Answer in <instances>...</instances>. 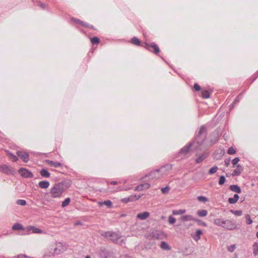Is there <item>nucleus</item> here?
<instances>
[{
  "instance_id": "nucleus-20",
  "label": "nucleus",
  "mask_w": 258,
  "mask_h": 258,
  "mask_svg": "<svg viewBox=\"0 0 258 258\" xmlns=\"http://www.w3.org/2000/svg\"><path fill=\"white\" fill-rule=\"evenodd\" d=\"M160 247L163 250H170L171 249V247L164 241L161 242Z\"/></svg>"
},
{
  "instance_id": "nucleus-59",
  "label": "nucleus",
  "mask_w": 258,
  "mask_h": 258,
  "mask_svg": "<svg viewBox=\"0 0 258 258\" xmlns=\"http://www.w3.org/2000/svg\"><path fill=\"white\" fill-rule=\"evenodd\" d=\"M236 104H234V102H233V103L231 104V105L230 106V109H232L234 106L236 105Z\"/></svg>"
},
{
  "instance_id": "nucleus-31",
  "label": "nucleus",
  "mask_w": 258,
  "mask_h": 258,
  "mask_svg": "<svg viewBox=\"0 0 258 258\" xmlns=\"http://www.w3.org/2000/svg\"><path fill=\"white\" fill-rule=\"evenodd\" d=\"M202 97L203 98L207 99L210 97V93L207 90H203L202 91Z\"/></svg>"
},
{
  "instance_id": "nucleus-39",
  "label": "nucleus",
  "mask_w": 258,
  "mask_h": 258,
  "mask_svg": "<svg viewBox=\"0 0 258 258\" xmlns=\"http://www.w3.org/2000/svg\"><path fill=\"white\" fill-rule=\"evenodd\" d=\"M230 212L237 216H240L242 214V212L241 210H231Z\"/></svg>"
},
{
  "instance_id": "nucleus-30",
  "label": "nucleus",
  "mask_w": 258,
  "mask_h": 258,
  "mask_svg": "<svg viewBox=\"0 0 258 258\" xmlns=\"http://www.w3.org/2000/svg\"><path fill=\"white\" fill-rule=\"evenodd\" d=\"M197 214L199 217H204L207 215L208 211L206 210H200L198 211Z\"/></svg>"
},
{
  "instance_id": "nucleus-33",
  "label": "nucleus",
  "mask_w": 258,
  "mask_h": 258,
  "mask_svg": "<svg viewBox=\"0 0 258 258\" xmlns=\"http://www.w3.org/2000/svg\"><path fill=\"white\" fill-rule=\"evenodd\" d=\"M185 212V210L180 209L172 211V214L174 215H181Z\"/></svg>"
},
{
  "instance_id": "nucleus-28",
  "label": "nucleus",
  "mask_w": 258,
  "mask_h": 258,
  "mask_svg": "<svg viewBox=\"0 0 258 258\" xmlns=\"http://www.w3.org/2000/svg\"><path fill=\"white\" fill-rule=\"evenodd\" d=\"M131 43L137 46L141 45V41L136 37H134L131 39Z\"/></svg>"
},
{
  "instance_id": "nucleus-44",
  "label": "nucleus",
  "mask_w": 258,
  "mask_h": 258,
  "mask_svg": "<svg viewBox=\"0 0 258 258\" xmlns=\"http://www.w3.org/2000/svg\"><path fill=\"white\" fill-rule=\"evenodd\" d=\"M16 204L19 205L25 206L26 205V201L24 200H18L16 201Z\"/></svg>"
},
{
  "instance_id": "nucleus-36",
  "label": "nucleus",
  "mask_w": 258,
  "mask_h": 258,
  "mask_svg": "<svg viewBox=\"0 0 258 258\" xmlns=\"http://www.w3.org/2000/svg\"><path fill=\"white\" fill-rule=\"evenodd\" d=\"M253 253L254 256H256L258 254V243H254L253 244Z\"/></svg>"
},
{
  "instance_id": "nucleus-24",
  "label": "nucleus",
  "mask_w": 258,
  "mask_h": 258,
  "mask_svg": "<svg viewBox=\"0 0 258 258\" xmlns=\"http://www.w3.org/2000/svg\"><path fill=\"white\" fill-rule=\"evenodd\" d=\"M40 174L44 178H48L50 176V173L45 169L43 168L40 171Z\"/></svg>"
},
{
  "instance_id": "nucleus-51",
  "label": "nucleus",
  "mask_w": 258,
  "mask_h": 258,
  "mask_svg": "<svg viewBox=\"0 0 258 258\" xmlns=\"http://www.w3.org/2000/svg\"><path fill=\"white\" fill-rule=\"evenodd\" d=\"M176 221V219L173 217L170 216L168 217V222L169 224H174Z\"/></svg>"
},
{
  "instance_id": "nucleus-25",
  "label": "nucleus",
  "mask_w": 258,
  "mask_h": 258,
  "mask_svg": "<svg viewBox=\"0 0 258 258\" xmlns=\"http://www.w3.org/2000/svg\"><path fill=\"white\" fill-rule=\"evenodd\" d=\"M239 198V196L237 194H235L233 198H229L228 199V202L230 204H234L238 201Z\"/></svg>"
},
{
  "instance_id": "nucleus-43",
  "label": "nucleus",
  "mask_w": 258,
  "mask_h": 258,
  "mask_svg": "<svg viewBox=\"0 0 258 258\" xmlns=\"http://www.w3.org/2000/svg\"><path fill=\"white\" fill-rule=\"evenodd\" d=\"M91 41L92 44H98L99 43V39L97 37H94L91 39Z\"/></svg>"
},
{
  "instance_id": "nucleus-45",
  "label": "nucleus",
  "mask_w": 258,
  "mask_h": 258,
  "mask_svg": "<svg viewBox=\"0 0 258 258\" xmlns=\"http://www.w3.org/2000/svg\"><path fill=\"white\" fill-rule=\"evenodd\" d=\"M245 219H246V223L249 225L251 224L252 223V220L251 219L250 215L248 214H247L245 216Z\"/></svg>"
},
{
  "instance_id": "nucleus-56",
  "label": "nucleus",
  "mask_w": 258,
  "mask_h": 258,
  "mask_svg": "<svg viewBox=\"0 0 258 258\" xmlns=\"http://www.w3.org/2000/svg\"><path fill=\"white\" fill-rule=\"evenodd\" d=\"M17 258H29L30 256H27L24 254H19L17 256Z\"/></svg>"
},
{
  "instance_id": "nucleus-32",
  "label": "nucleus",
  "mask_w": 258,
  "mask_h": 258,
  "mask_svg": "<svg viewBox=\"0 0 258 258\" xmlns=\"http://www.w3.org/2000/svg\"><path fill=\"white\" fill-rule=\"evenodd\" d=\"M218 169V167L217 166H214L210 169L208 173L210 175H212L215 173L217 171Z\"/></svg>"
},
{
  "instance_id": "nucleus-62",
  "label": "nucleus",
  "mask_w": 258,
  "mask_h": 258,
  "mask_svg": "<svg viewBox=\"0 0 258 258\" xmlns=\"http://www.w3.org/2000/svg\"><path fill=\"white\" fill-rule=\"evenodd\" d=\"M256 236L258 238V231L256 233Z\"/></svg>"
},
{
  "instance_id": "nucleus-13",
  "label": "nucleus",
  "mask_w": 258,
  "mask_h": 258,
  "mask_svg": "<svg viewBox=\"0 0 258 258\" xmlns=\"http://www.w3.org/2000/svg\"><path fill=\"white\" fill-rule=\"evenodd\" d=\"M150 187V184L148 183H144L143 184H141L137 186H136L135 188V190L137 191H142L144 189H147L149 188Z\"/></svg>"
},
{
  "instance_id": "nucleus-48",
  "label": "nucleus",
  "mask_w": 258,
  "mask_h": 258,
  "mask_svg": "<svg viewBox=\"0 0 258 258\" xmlns=\"http://www.w3.org/2000/svg\"><path fill=\"white\" fill-rule=\"evenodd\" d=\"M225 181V177L223 175H221L220 176L219 180V184L220 185H223Z\"/></svg>"
},
{
  "instance_id": "nucleus-17",
  "label": "nucleus",
  "mask_w": 258,
  "mask_h": 258,
  "mask_svg": "<svg viewBox=\"0 0 258 258\" xmlns=\"http://www.w3.org/2000/svg\"><path fill=\"white\" fill-rule=\"evenodd\" d=\"M45 163H46L50 166L55 168L59 167L62 165L61 163L59 162H54L49 160H46Z\"/></svg>"
},
{
  "instance_id": "nucleus-8",
  "label": "nucleus",
  "mask_w": 258,
  "mask_h": 258,
  "mask_svg": "<svg viewBox=\"0 0 258 258\" xmlns=\"http://www.w3.org/2000/svg\"><path fill=\"white\" fill-rule=\"evenodd\" d=\"M162 235V232L159 231H154L150 234V235L147 236V238L149 239L152 238L159 239H161Z\"/></svg>"
},
{
  "instance_id": "nucleus-61",
  "label": "nucleus",
  "mask_w": 258,
  "mask_h": 258,
  "mask_svg": "<svg viewBox=\"0 0 258 258\" xmlns=\"http://www.w3.org/2000/svg\"><path fill=\"white\" fill-rule=\"evenodd\" d=\"M85 258H91L90 256H89V255H87L85 257Z\"/></svg>"
},
{
  "instance_id": "nucleus-23",
  "label": "nucleus",
  "mask_w": 258,
  "mask_h": 258,
  "mask_svg": "<svg viewBox=\"0 0 258 258\" xmlns=\"http://www.w3.org/2000/svg\"><path fill=\"white\" fill-rule=\"evenodd\" d=\"M229 189L234 192L240 194L241 192L240 187L237 185H231L229 187Z\"/></svg>"
},
{
  "instance_id": "nucleus-57",
  "label": "nucleus",
  "mask_w": 258,
  "mask_h": 258,
  "mask_svg": "<svg viewBox=\"0 0 258 258\" xmlns=\"http://www.w3.org/2000/svg\"><path fill=\"white\" fill-rule=\"evenodd\" d=\"M122 201L124 202V203H128L130 201V199H129V197L128 198H124L123 200H122Z\"/></svg>"
},
{
  "instance_id": "nucleus-41",
  "label": "nucleus",
  "mask_w": 258,
  "mask_h": 258,
  "mask_svg": "<svg viewBox=\"0 0 258 258\" xmlns=\"http://www.w3.org/2000/svg\"><path fill=\"white\" fill-rule=\"evenodd\" d=\"M12 228L13 230H21L23 229V227L21 224L16 223L13 226Z\"/></svg>"
},
{
  "instance_id": "nucleus-52",
  "label": "nucleus",
  "mask_w": 258,
  "mask_h": 258,
  "mask_svg": "<svg viewBox=\"0 0 258 258\" xmlns=\"http://www.w3.org/2000/svg\"><path fill=\"white\" fill-rule=\"evenodd\" d=\"M236 248L235 245H232L228 247V250L230 252H233Z\"/></svg>"
},
{
  "instance_id": "nucleus-14",
  "label": "nucleus",
  "mask_w": 258,
  "mask_h": 258,
  "mask_svg": "<svg viewBox=\"0 0 258 258\" xmlns=\"http://www.w3.org/2000/svg\"><path fill=\"white\" fill-rule=\"evenodd\" d=\"M98 254L101 258H108L110 256V253L104 248H101Z\"/></svg>"
},
{
  "instance_id": "nucleus-47",
  "label": "nucleus",
  "mask_w": 258,
  "mask_h": 258,
  "mask_svg": "<svg viewBox=\"0 0 258 258\" xmlns=\"http://www.w3.org/2000/svg\"><path fill=\"white\" fill-rule=\"evenodd\" d=\"M239 158L238 157H235L234 158L231 162L233 164V167H235L236 166V165L237 164V163L239 161Z\"/></svg>"
},
{
  "instance_id": "nucleus-38",
  "label": "nucleus",
  "mask_w": 258,
  "mask_h": 258,
  "mask_svg": "<svg viewBox=\"0 0 258 258\" xmlns=\"http://www.w3.org/2000/svg\"><path fill=\"white\" fill-rule=\"evenodd\" d=\"M195 221H196L198 223V224L199 225L203 226L204 227H207V223L206 222H205L202 221L200 219H196V218Z\"/></svg>"
},
{
  "instance_id": "nucleus-37",
  "label": "nucleus",
  "mask_w": 258,
  "mask_h": 258,
  "mask_svg": "<svg viewBox=\"0 0 258 258\" xmlns=\"http://www.w3.org/2000/svg\"><path fill=\"white\" fill-rule=\"evenodd\" d=\"M197 200L201 202L206 203L209 201V199L204 196H201L197 197Z\"/></svg>"
},
{
  "instance_id": "nucleus-27",
  "label": "nucleus",
  "mask_w": 258,
  "mask_h": 258,
  "mask_svg": "<svg viewBox=\"0 0 258 258\" xmlns=\"http://www.w3.org/2000/svg\"><path fill=\"white\" fill-rule=\"evenodd\" d=\"M208 156V153H204L201 156H200L198 158H197L196 160V162L197 163H200L202 162L205 159H206Z\"/></svg>"
},
{
  "instance_id": "nucleus-6",
  "label": "nucleus",
  "mask_w": 258,
  "mask_h": 258,
  "mask_svg": "<svg viewBox=\"0 0 258 258\" xmlns=\"http://www.w3.org/2000/svg\"><path fill=\"white\" fill-rule=\"evenodd\" d=\"M223 228L227 230H232L236 229L237 225L235 223L232 222L231 221L226 220L224 221Z\"/></svg>"
},
{
  "instance_id": "nucleus-40",
  "label": "nucleus",
  "mask_w": 258,
  "mask_h": 258,
  "mask_svg": "<svg viewBox=\"0 0 258 258\" xmlns=\"http://www.w3.org/2000/svg\"><path fill=\"white\" fill-rule=\"evenodd\" d=\"M141 197V196H137V195H131L129 197V199L130 202H133L136 201L140 199Z\"/></svg>"
},
{
  "instance_id": "nucleus-22",
  "label": "nucleus",
  "mask_w": 258,
  "mask_h": 258,
  "mask_svg": "<svg viewBox=\"0 0 258 258\" xmlns=\"http://www.w3.org/2000/svg\"><path fill=\"white\" fill-rule=\"evenodd\" d=\"M99 206L101 207L103 205L106 206L108 208H111L112 207V203L110 200H106L104 202H99L98 203Z\"/></svg>"
},
{
  "instance_id": "nucleus-10",
  "label": "nucleus",
  "mask_w": 258,
  "mask_h": 258,
  "mask_svg": "<svg viewBox=\"0 0 258 258\" xmlns=\"http://www.w3.org/2000/svg\"><path fill=\"white\" fill-rule=\"evenodd\" d=\"M66 249L65 246L63 245L62 243H58L56 244L55 248L54 249V254H59L64 252Z\"/></svg>"
},
{
  "instance_id": "nucleus-64",
  "label": "nucleus",
  "mask_w": 258,
  "mask_h": 258,
  "mask_svg": "<svg viewBox=\"0 0 258 258\" xmlns=\"http://www.w3.org/2000/svg\"><path fill=\"white\" fill-rule=\"evenodd\" d=\"M229 174H226V176H227V177H228V176H229Z\"/></svg>"
},
{
  "instance_id": "nucleus-11",
  "label": "nucleus",
  "mask_w": 258,
  "mask_h": 258,
  "mask_svg": "<svg viewBox=\"0 0 258 258\" xmlns=\"http://www.w3.org/2000/svg\"><path fill=\"white\" fill-rule=\"evenodd\" d=\"M17 155L21 158V159L24 162H27L29 160V156L28 153L23 152L20 151H17Z\"/></svg>"
},
{
  "instance_id": "nucleus-9",
  "label": "nucleus",
  "mask_w": 258,
  "mask_h": 258,
  "mask_svg": "<svg viewBox=\"0 0 258 258\" xmlns=\"http://www.w3.org/2000/svg\"><path fill=\"white\" fill-rule=\"evenodd\" d=\"M192 143H190L181 149L179 154L180 155H186L191 152V146Z\"/></svg>"
},
{
  "instance_id": "nucleus-55",
  "label": "nucleus",
  "mask_w": 258,
  "mask_h": 258,
  "mask_svg": "<svg viewBox=\"0 0 258 258\" xmlns=\"http://www.w3.org/2000/svg\"><path fill=\"white\" fill-rule=\"evenodd\" d=\"M194 89L196 91H199L201 90V87L197 83H195L194 84Z\"/></svg>"
},
{
  "instance_id": "nucleus-42",
  "label": "nucleus",
  "mask_w": 258,
  "mask_h": 258,
  "mask_svg": "<svg viewBox=\"0 0 258 258\" xmlns=\"http://www.w3.org/2000/svg\"><path fill=\"white\" fill-rule=\"evenodd\" d=\"M236 150L232 147H230L227 151V153L230 155H233L236 153Z\"/></svg>"
},
{
  "instance_id": "nucleus-2",
  "label": "nucleus",
  "mask_w": 258,
  "mask_h": 258,
  "mask_svg": "<svg viewBox=\"0 0 258 258\" xmlns=\"http://www.w3.org/2000/svg\"><path fill=\"white\" fill-rule=\"evenodd\" d=\"M165 168L170 170L172 168V165H167L165 167H161L159 169L152 171L146 176L148 177L150 180L160 179L162 177L163 172L164 171Z\"/></svg>"
},
{
  "instance_id": "nucleus-49",
  "label": "nucleus",
  "mask_w": 258,
  "mask_h": 258,
  "mask_svg": "<svg viewBox=\"0 0 258 258\" xmlns=\"http://www.w3.org/2000/svg\"><path fill=\"white\" fill-rule=\"evenodd\" d=\"M170 187L168 186H166V187L161 188L162 192L164 194L168 193Z\"/></svg>"
},
{
  "instance_id": "nucleus-54",
  "label": "nucleus",
  "mask_w": 258,
  "mask_h": 258,
  "mask_svg": "<svg viewBox=\"0 0 258 258\" xmlns=\"http://www.w3.org/2000/svg\"><path fill=\"white\" fill-rule=\"evenodd\" d=\"M230 158H226L225 159L224 163L225 165L228 167L230 165Z\"/></svg>"
},
{
  "instance_id": "nucleus-26",
  "label": "nucleus",
  "mask_w": 258,
  "mask_h": 258,
  "mask_svg": "<svg viewBox=\"0 0 258 258\" xmlns=\"http://www.w3.org/2000/svg\"><path fill=\"white\" fill-rule=\"evenodd\" d=\"M195 219L192 216L190 215H184L181 217V220L183 221H194Z\"/></svg>"
},
{
  "instance_id": "nucleus-63",
  "label": "nucleus",
  "mask_w": 258,
  "mask_h": 258,
  "mask_svg": "<svg viewBox=\"0 0 258 258\" xmlns=\"http://www.w3.org/2000/svg\"><path fill=\"white\" fill-rule=\"evenodd\" d=\"M229 174H226V176H227V177H228V176H229Z\"/></svg>"
},
{
  "instance_id": "nucleus-53",
  "label": "nucleus",
  "mask_w": 258,
  "mask_h": 258,
  "mask_svg": "<svg viewBox=\"0 0 258 258\" xmlns=\"http://www.w3.org/2000/svg\"><path fill=\"white\" fill-rule=\"evenodd\" d=\"M38 6L43 10H44L46 8V5L41 2L38 3Z\"/></svg>"
},
{
  "instance_id": "nucleus-60",
  "label": "nucleus",
  "mask_w": 258,
  "mask_h": 258,
  "mask_svg": "<svg viewBox=\"0 0 258 258\" xmlns=\"http://www.w3.org/2000/svg\"><path fill=\"white\" fill-rule=\"evenodd\" d=\"M75 224L76 225L81 224V222L80 221H78V222H76Z\"/></svg>"
},
{
  "instance_id": "nucleus-58",
  "label": "nucleus",
  "mask_w": 258,
  "mask_h": 258,
  "mask_svg": "<svg viewBox=\"0 0 258 258\" xmlns=\"http://www.w3.org/2000/svg\"><path fill=\"white\" fill-rule=\"evenodd\" d=\"M117 182L116 181H113L110 182V184H112V185H116V184H117Z\"/></svg>"
},
{
  "instance_id": "nucleus-29",
  "label": "nucleus",
  "mask_w": 258,
  "mask_h": 258,
  "mask_svg": "<svg viewBox=\"0 0 258 258\" xmlns=\"http://www.w3.org/2000/svg\"><path fill=\"white\" fill-rule=\"evenodd\" d=\"M225 220H223L220 218L215 219L214 221V223L217 225L223 227L224 222Z\"/></svg>"
},
{
  "instance_id": "nucleus-35",
  "label": "nucleus",
  "mask_w": 258,
  "mask_h": 258,
  "mask_svg": "<svg viewBox=\"0 0 258 258\" xmlns=\"http://www.w3.org/2000/svg\"><path fill=\"white\" fill-rule=\"evenodd\" d=\"M70 202H71V199L70 198H67L62 202V205H61L62 207L63 208V207H67L68 205H69V204L70 203Z\"/></svg>"
},
{
  "instance_id": "nucleus-15",
  "label": "nucleus",
  "mask_w": 258,
  "mask_h": 258,
  "mask_svg": "<svg viewBox=\"0 0 258 258\" xmlns=\"http://www.w3.org/2000/svg\"><path fill=\"white\" fill-rule=\"evenodd\" d=\"M236 167V168L233 170L232 173L233 176L239 175L243 171V168L240 164H237Z\"/></svg>"
},
{
  "instance_id": "nucleus-1",
  "label": "nucleus",
  "mask_w": 258,
  "mask_h": 258,
  "mask_svg": "<svg viewBox=\"0 0 258 258\" xmlns=\"http://www.w3.org/2000/svg\"><path fill=\"white\" fill-rule=\"evenodd\" d=\"M69 187L65 181L55 183L50 189V195L51 198H60L63 192Z\"/></svg>"
},
{
  "instance_id": "nucleus-19",
  "label": "nucleus",
  "mask_w": 258,
  "mask_h": 258,
  "mask_svg": "<svg viewBox=\"0 0 258 258\" xmlns=\"http://www.w3.org/2000/svg\"><path fill=\"white\" fill-rule=\"evenodd\" d=\"M150 216V213L148 212H144L137 214V218L140 220H145Z\"/></svg>"
},
{
  "instance_id": "nucleus-7",
  "label": "nucleus",
  "mask_w": 258,
  "mask_h": 258,
  "mask_svg": "<svg viewBox=\"0 0 258 258\" xmlns=\"http://www.w3.org/2000/svg\"><path fill=\"white\" fill-rule=\"evenodd\" d=\"M19 173L24 178H32L33 177V173L28 169L22 168L19 170Z\"/></svg>"
},
{
  "instance_id": "nucleus-3",
  "label": "nucleus",
  "mask_w": 258,
  "mask_h": 258,
  "mask_svg": "<svg viewBox=\"0 0 258 258\" xmlns=\"http://www.w3.org/2000/svg\"><path fill=\"white\" fill-rule=\"evenodd\" d=\"M207 136V130L204 125L200 127L198 134L195 137V141L199 145H201L205 141Z\"/></svg>"
},
{
  "instance_id": "nucleus-5",
  "label": "nucleus",
  "mask_w": 258,
  "mask_h": 258,
  "mask_svg": "<svg viewBox=\"0 0 258 258\" xmlns=\"http://www.w3.org/2000/svg\"><path fill=\"white\" fill-rule=\"evenodd\" d=\"M144 47L146 49L151 51V50L150 49V48H153L154 51H153L152 52L156 54H158L160 52V49L158 46L154 42H152L151 43L145 42Z\"/></svg>"
},
{
  "instance_id": "nucleus-46",
  "label": "nucleus",
  "mask_w": 258,
  "mask_h": 258,
  "mask_svg": "<svg viewBox=\"0 0 258 258\" xmlns=\"http://www.w3.org/2000/svg\"><path fill=\"white\" fill-rule=\"evenodd\" d=\"M9 156L10 158L14 162H16L18 160L17 157L12 153H10Z\"/></svg>"
},
{
  "instance_id": "nucleus-16",
  "label": "nucleus",
  "mask_w": 258,
  "mask_h": 258,
  "mask_svg": "<svg viewBox=\"0 0 258 258\" xmlns=\"http://www.w3.org/2000/svg\"><path fill=\"white\" fill-rule=\"evenodd\" d=\"M203 234V232L201 230L198 229L196 231L195 234H191V237L196 241H199L201 238V235Z\"/></svg>"
},
{
  "instance_id": "nucleus-4",
  "label": "nucleus",
  "mask_w": 258,
  "mask_h": 258,
  "mask_svg": "<svg viewBox=\"0 0 258 258\" xmlns=\"http://www.w3.org/2000/svg\"><path fill=\"white\" fill-rule=\"evenodd\" d=\"M101 235L113 242H116L121 237L119 233L113 231L104 232L101 234Z\"/></svg>"
},
{
  "instance_id": "nucleus-18",
  "label": "nucleus",
  "mask_w": 258,
  "mask_h": 258,
  "mask_svg": "<svg viewBox=\"0 0 258 258\" xmlns=\"http://www.w3.org/2000/svg\"><path fill=\"white\" fill-rule=\"evenodd\" d=\"M72 20H73L74 22H76V23H77L82 25L84 27L90 28H91V29L93 28V26L92 25H91L89 24L88 23H85V22H84L83 21H81L79 19L73 18Z\"/></svg>"
},
{
  "instance_id": "nucleus-50",
  "label": "nucleus",
  "mask_w": 258,
  "mask_h": 258,
  "mask_svg": "<svg viewBox=\"0 0 258 258\" xmlns=\"http://www.w3.org/2000/svg\"><path fill=\"white\" fill-rule=\"evenodd\" d=\"M242 98V93L239 94L234 99V104H237L238 102H239L240 100Z\"/></svg>"
},
{
  "instance_id": "nucleus-21",
  "label": "nucleus",
  "mask_w": 258,
  "mask_h": 258,
  "mask_svg": "<svg viewBox=\"0 0 258 258\" xmlns=\"http://www.w3.org/2000/svg\"><path fill=\"white\" fill-rule=\"evenodd\" d=\"M49 182L46 180L41 181L38 183L39 186L41 188L46 189L49 187Z\"/></svg>"
},
{
  "instance_id": "nucleus-12",
  "label": "nucleus",
  "mask_w": 258,
  "mask_h": 258,
  "mask_svg": "<svg viewBox=\"0 0 258 258\" xmlns=\"http://www.w3.org/2000/svg\"><path fill=\"white\" fill-rule=\"evenodd\" d=\"M0 172L7 174H9L12 173V171L10 167L6 164L0 165Z\"/></svg>"
},
{
  "instance_id": "nucleus-34",
  "label": "nucleus",
  "mask_w": 258,
  "mask_h": 258,
  "mask_svg": "<svg viewBox=\"0 0 258 258\" xmlns=\"http://www.w3.org/2000/svg\"><path fill=\"white\" fill-rule=\"evenodd\" d=\"M30 230H31L32 232L34 233H41L42 232V230H41L40 229L36 228L34 226H31Z\"/></svg>"
}]
</instances>
